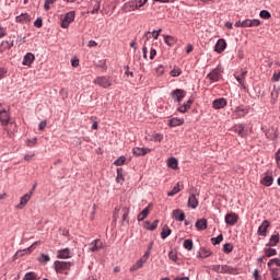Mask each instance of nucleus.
<instances>
[{
	"label": "nucleus",
	"instance_id": "obj_45",
	"mask_svg": "<svg viewBox=\"0 0 280 280\" xmlns=\"http://www.w3.org/2000/svg\"><path fill=\"white\" fill-rule=\"evenodd\" d=\"M96 67L98 69H103V71H106L108 69V66H106V59L98 60Z\"/></svg>",
	"mask_w": 280,
	"mask_h": 280
},
{
	"label": "nucleus",
	"instance_id": "obj_52",
	"mask_svg": "<svg viewBox=\"0 0 280 280\" xmlns=\"http://www.w3.org/2000/svg\"><path fill=\"white\" fill-rule=\"evenodd\" d=\"M136 3V10H139V8H143L144 3H148V0H135Z\"/></svg>",
	"mask_w": 280,
	"mask_h": 280
},
{
	"label": "nucleus",
	"instance_id": "obj_64",
	"mask_svg": "<svg viewBox=\"0 0 280 280\" xmlns=\"http://www.w3.org/2000/svg\"><path fill=\"white\" fill-rule=\"evenodd\" d=\"M275 159H276L277 164H278L279 167H280V152H279V151L276 152Z\"/></svg>",
	"mask_w": 280,
	"mask_h": 280
},
{
	"label": "nucleus",
	"instance_id": "obj_13",
	"mask_svg": "<svg viewBox=\"0 0 280 280\" xmlns=\"http://www.w3.org/2000/svg\"><path fill=\"white\" fill-rule=\"evenodd\" d=\"M226 98L221 97V98H217L212 102V108H214V110H220L221 108L226 107Z\"/></svg>",
	"mask_w": 280,
	"mask_h": 280
},
{
	"label": "nucleus",
	"instance_id": "obj_32",
	"mask_svg": "<svg viewBox=\"0 0 280 280\" xmlns=\"http://www.w3.org/2000/svg\"><path fill=\"white\" fill-rule=\"evenodd\" d=\"M198 231H205L207 229V219H199L195 224Z\"/></svg>",
	"mask_w": 280,
	"mask_h": 280
},
{
	"label": "nucleus",
	"instance_id": "obj_25",
	"mask_svg": "<svg viewBox=\"0 0 280 280\" xmlns=\"http://www.w3.org/2000/svg\"><path fill=\"white\" fill-rule=\"evenodd\" d=\"M58 259H71V250L69 248H63L58 252Z\"/></svg>",
	"mask_w": 280,
	"mask_h": 280
},
{
	"label": "nucleus",
	"instance_id": "obj_29",
	"mask_svg": "<svg viewBox=\"0 0 280 280\" xmlns=\"http://www.w3.org/2000/svg\"><path fill=\"white\" fill-rule=\"evenodd\" d=\"M143 264H145V258H140L135 265L130 267V272H137V270L143 268Z\"/></svg>",
	"mask_w": 280,
	"mask_h": 280
},
{
	"label": "nucleus",
	"instance_id": "obj_53",
	"mask_svg": "<svg viewBox=\"0 0 280 280\" xmlns=\"http://www.w3.org/2000/svg\"><path fill=\"white\" fill-rule=\"evenodd\" d=\"M49 260H50V258H49V255H47V254H42L39 257V261L42 264H47V261H49Z\"/></svg>",
	"mask_w": 280,
	"mask_h": 280
},
{
	"label": "nucleus",
	"instance_id": "obj_63",
	"mask_svg": "<svg viewBox=\"0 0 280 280\" xmlns=\"http://www.w3.org/2000/svg\"><path fill=\"white\" fill-rule=\"evenodd\" d=\"M35 156L34 153H27L24 155V161H32V159Z\"/></svg>",
	"mask_w": 280,
	"mask_h": 280
},
{
	"label": "nucleus",
	"instance_id": "obj_59",
	"mask_svg": "<svg viewBox=\"0 0 280 280\" xmlns=\"http://www.w3.org/2000/svg\"><path fill=\"white\" fill-rule=\"evenodd\" d=\"M254 280H261V277L259 276V269H255L253 272Z\"/></svg>",
	"mask_w": 280,
	"mask_h": 280
},
{
	"label": "nucleus",
	"instance_id": "obj_48",
	"mask_svg": "<svg viewBox=\"0 0 280 280\" xmlns=\"http://www.w3.org/2000/svg\"><path fill=\"white\" fill-rule=\"evenodd\" d=\"M259 16H260V19L268 20V19H270L272 15L269 13L268 10H261L260 13H259Z\"/></svg>",
	"mask_w": 280,
	"mask_h": 280
},
{
	"label": "nucleus",
	"instance_id": "obj_56",
	"mask_svg": "<svg viewBox=\"0 0 280 280\" xmlns=\"http://www.w3.org/2000/svg\"><path fill=\"white\" fill-rule=\"evenodd\" d=\"M36 141H37L36 138L28 139V140L26 141V145H28V148H34V145H36Z\"/></svg>",
	"mask_w": 280,
	"mask_h": 280
},
{
	"label": "nucleus",
	"instance_id": "obj_26",
	"mask_svg": "<svg viewBox=\"0 0 280 280\" xmlns=\"http://www.w3.org/2000/svg\"><path fill=\"white\" fill-rule=\"evenodd\" d=\"M183 124H185V119L184 118H171L168 120L170 128H176L178 126H183Z\"/></svg>",
	"mask_w": 280,
	"mask_h": 280
},
{
	"label": "nucleus",
	"instance_id": "obj_43",
	"mask_svg": "<svg viewBox=\"0 0 280 280\" xmlns=\"http://www.w3.org/2000/svg\"><path fill=\"white\" fill-rule=\"evenodd\" d=\"M223 240H224V235L219 234L217 237H212L211 242L213 246H218V244H220Z\"/></svg>",
	"mask_w": 280,
	"mask_h": 280
},
{
	"label": "nucleus",
	"instance_id": "obj_8",
	"mask_svg": "<svg viewBox=\"0 0 280 280\" xmlns=\"http://www.w3.org/2000/svg\"><path fill=\"white\" fill-rule=\"evenodd\" d=\"M268 229H270V221L264 220L258 228L257 234L260 237H266L268 235Z\"/></svg>",
	"mask_w": 280,
	"mask_h": 280
},
{
	"label": "nucleus",
	"instance_id": "obj_11",
	"mask_svg": "<svg viewBox=\"0 0 280 280\" xmlns=\"http://www.w3.org/2000/svg\"><path fill=\"white\" fill-rule=\"evenodd\" d=\"M38 242H35L28 248L18 250L13 256V260L16 261V259H21V257L27 255V253H32V248H34V246H36Z\"/></svg>",
	"mask_w": 280,
	"mask_h": 280
},
{
	"label": "nucleus",
	"instance_id": "obj_49",
	"mask_svg": "<svg viewBox=\"0 0 280 280\" xmlns=\"http://www.w3.org/2000/svg\"><path fill=\"white\" fill-rule=\"evenodd\" d=\"M152 141H154L155 143H161V141H163V135L162 133L153 135Z\"/></svg>",
	"mask_w": 280,
	"mask_h": 280
},
{
	"label": "nucleus",
	"instance_id": "obj_3",
	"mask_svg": "<svg viewBox=\"0 0 280 280\" xmlns=\"http://www.w3.org/2000/svg\"><path fill=\"white\" fill-rule=\"evenodd\" d=\"M75 21V11H70L65 14L63 19L61 20V27L63 30H68L69 25Z\"/></svg>",
	"mask_w": 280,
	"mask_h": 280
},
{
	"label": "nucleus",
	"instance_id": "obj_1",
	"mask_svg": "<svg viewBox=\"0 0 280 280\" xmlns=\"http://www.w3.org/2000/svg\"><path fill=\"white\" fill-rule=\"evenodd\" d=\"M54 266L58 275H69V271L67 270H71V266H73V262L56 260L54 262Z\"/></svg>",
	"mask_w": 280,
	"mask_h": 280
},
{
	"label": "nucleus",
	"instance_id": "obj_58",
	"mask_svg": "<svg viewBox=\"0 0 280 280\" xmlns=\"http://www.w3.org/2000/svg\"><path fill=\"white\" fill-rule=\"evenodd\" d=\"M36 27H43V18H37L34 22Z\"/></svg>",
	"mask_w": 280,
	"mask_h": 280
},
{
	"label": "nucleus",
	"instance_id": "obj_7",
	"mask_svg": "<svg viewBox=\"0 0 280 280\" xmlns=\"http://www.w3.org/2000/svg\"><path fill=\"white\" fill-rule=\"evenodd\" d=\"M260 183L265 187H272V183H275V177L272 176V171L265 172L264 177L260 180Z\"/></svg>",
	"mask_w": 280,
	"mask_h": 280
},
{
	"label": "nucleus",
	"instance_id": "obj_19",
	"mask_svg": "<svg viewBox=\"0 0 280 280\" xmlns=\"http://www.w3.org/2000/svg\"><path fill=\"white\" fill-rule=\"evenodd\" d=\"M32 200V192L25 194L21 197L20 203L16 206V209H25V206Z\"/></svg>",
	"mask_w": 280,
	"mask_h": 280
},
{
	"label": "nucleus",
	"instance_id": "obj_36",
	"mask_svg": "<svg viewBox=\"0 0 280 280\" xmlns=\"http://www.w3.org/2000/svg\"><path fill=\"white\" fill-rule=\"evenodd\" d=\"M23 280H38V275L34 271H28L24 275Z\"/></svg>",
	"mask_w": 280,
	"mask_h": 280
},
{
	"label": "nucleus",
	"instance_id": "obj_17",
	"mask_svg": "<svg viewBox=\"0 0 280 280\" xmlns=\"http://www.w3.org/2000/svg\"><path fill=\"white\" fill-rule=\"evenodd\" d=\"M132 152L135 156H145V154H150V152H152V149L136 147L132 149Z\"/></svg>",
	"mask_w": 280,
	"mask_h": 280
},
{
	"label": "nucleus",
	"instance_id": "obj_21",
	"mask_svg": "<svg viewBox=\"0 0 280 280\" xmlns=\"http://www.w3.org/2000/svg\"><path fill=\"white\" fill-rule=\"evenodd\" d=\"M101 248H104V244L101 240L96 238L90 244V250L91 253H97V250H101Z\"/></svg>",
	"mask_w": 280,
	"mask_h": 280
},
{
	"label": "nucleus",
	"instance_id": "obj_47",
	"mask_svg": "<svg viewBox=\"0 0 280 280\" xmlns=\"http://www.w3.org/2000/svg\"><path fill=\"white\" fill-rule=\"evenodd\" d=\"M124 163H126V156L124 155L114 161V165H116V167H120V165H124Z\"/></svg>",
	"mask_w": 280,
	"mask_h": 280
},
{
	"label": "nucleus",
	"instance_id": "obj_38",
	"mask_svg": "<svg viewBox=\"0 0 280 280\" xmlns=\"http://www.w3.org/2000/svg\"><path fill=\"white\" fill-rule=\"evenodd\" d=\"M269 270L271 271L272 280H280V269L271 268Z\"/></svg>",
	"mask_w": 280,
	"mask_h": 280
},
{
	"label": "nucleus",
	"instance_id": "obj_31",
	"mask_svg": "<svg viewBox=\"0 0 280 280\" xmlns=\"http://www.w3.org/2000/svg\"><path fill=\"white\" fill-rule=\"evenodd\" d=\"M164 43L168 47H174V45H176V37L172 35H164Z\"/></svg>",
	"mask_w": 280,
	"mask_h": 280
},
{
	"label": "nucleus",
	"instance_id": "obj_2",
	"mask_svg": "<svg viewBox=\"0 0 280 280\" xmlns=\"http://www.w3.org/2000/svg\"><path fill=\"white\" fill-rule=\"evenodd\" d=\"M187 96V92L183 89H176L171 92V97L175 104H180Z\"/></svg>",
	"mask_w": 280,
	"mask_h": 280
},
{
	"label": "nucleus",
	"instance_id": "obj_40",
	"mask_svg": "<svg viewBox=\"0 0 280 280\" xmlns=\"http://www.w3.org/2000/svg\"><path fill=\"white\" fill-rule=\"evenodd\" d=\"M277 266L278 268H280V259L279 258H272L268 261L267 266L269 269L272 268V266Z\"/></svg>",
	"mask_w": 280,
	"mask_h": 280
},
{
	"label": "nucleus",
	"instance_id": "obj_60",
	"mask_svg": "<svg viewBox=\"0 0 280 280\" xmlns=\"http://www.w3.org/2000/svg\"><path fill=\"white\" fill-rule=\"evenodd\" d=\"M4 43L7 45V49H12V47H14V39H10Z\"/></svg>",
	"mask_w": 280,
	"mask_h": 280
},
{
	"label": "nucleus",
	"instance_id": "obj_44",
	"mask_svg": "<svg viewBox=\"0 0 280 280\" xmlns=\"http://www.w3.org/2000/svg\"><path fill=\"white\" fill-rule=\"evenodd\" d=\"M223 253H225V255L233 253V245L231 243H225L223 245Z\"/></svg>",
	"mask_w": 280,
	"mask_h": 280
},
{
	"label": "nucleus",
	"instance_id": "obj_4",
	"mask_svg": "<svg viewBox=\"0 0 280 280\" xmlns=\"http://www.w3.org/2000/svg\"><path fill=\"white\" fill-rule=\"evenodd\" d=\"M94 84H97L102 89H108L109 86H113V80H110V77H106V75L97 77L94 80Z\"/></svg>",
	"mask_w": 280,
	"mask_h": 280
},
{
	"label": "nucleus",
	"instance_id": "obj_33",
	"mask_svg": "<svg viewBox=\"0 0 280 280\" xmlns=\"http://www.w3.org/2000/svg\"><path fill=\"white\" fill-rule=\"evenodd\" d=\"M125 178H124V168H117V176H116V183H119L120 185H124L125 183Z\"/></svg>",
	"mask_w": 280,
	"mask_h": 280
},
{
	"label": "nucleus",
	"instance_id": "obj_30",
	"mask_svg": "<svg viewBox=\"0 0 280 280\" xmlns=\"http://www.w3.org/2000/svg\"><path fill=\"white\" fill-rule=\"evenodd\" d=\"M197 257H201L202 259H207V257H211V252L207 247H200Z\"/></svg>",
	"mask_w": 280,
	"mask_h": 280
},
{
	"label": "nucleus",
	"instance_id": "obj_46",
	"mask_svg": "<svg viewBox=\"0 0 280 280\" xmlns=\"http://www.w3.org/2000/svg\"><path fill=\"white\" fill-rule=\"evenodd\" d=\"M183 73V70H180V68H174L173 70H171L170 75L172 78H178V75H180Z\"/></svg>",
	"mask_w": 280,
	"mask_h": 280
},
{
	"label": "nucleus",
	"instance_id": "obj_34",
	"mask_svg": "<svg viewBox=\"0 0 280 280\" xmlns=\"http://www.w3.org/2000/svg\"><path fill=\"white\" fill-rule=\"evenodd\" d=\"M167 166L171 167V170H178V160L176 158H170L167 160Z\"/></svg>",
	"mask_w": 280,
	"mask_h": 280
},
{
	"label": "nucleus",
	"instance_id": "obj_22",
	"mask_svg": "<svg viewBox=\"0 0 280 280\" xmlns=\"http://www.w3.org/2000/svg\"><path fill=\"white\" fill-rule=\"evenodd\" d=\"M194 104V100L189 98L187 102H185L183 105L177 107L178 113L185 114L189 108H191V105Z\"/></svg>",
	"mask_w": 280,
	"mask_h": 280
},
{
	"label": "nucleus",
	"instance_id": "obj_37",
	"mask_svg": "<svg viewBox=\"0 0 280 280\" xmlns=\"http://www.w3.org/2000/svg\"><path fill=\"white\" fill-rule=\"evenodd\" d=\"M184 248L186 250H194V241L191 238H186L184 241Z\"/></svg>",
	"mask_w": 280,
	"mask_h": 280
},
{
	"label": "nucleus",
	"instance_id": "obj_6",
	"mask_svg": "<svg viewBox=\"0 0 280 280\" xmlns=\"http://www.w3.org/2000/svg\"><path fill=\"white\" fill-rule=\"evenodd\" d=\"M224 70H222V66H218L217 68L212 69L210 73H208L209 80L211 82H220V78H222V73Z\"/></svg>",
	"mask_w": 280,
	"mask_h": 280
},
{
	"label": "nucleus",
	"instance_id": "obj_15",
	"mask_svg": "<svg viewBox=\"0 0 280 280\" xmlns=\"http://www.w3.org/2000/svg\"><path fill=\"white\" fill-rule=\"evenodd\" d=\"M35 60H36V56H34V54H32V52H27V54L23 57L22 65H23L24 67H32V65L34 63Z\"/></svg>",
	"mask_w": 280,
	"mask_h": 280
},
{
	"label": "nucleus",
	"instance_id": "obj_24",
	"mask_svg": "<svg viewBox=\"0 0 280 280\" xmlns=\"http://www.w3.org/2000/svg\"><path fill=\"white\" fill-rule=\"evenodd\" d=\"M198 205H199L198 198H196V195L191 194L188 198L187 207H189V209H197Z\"/></svg>",
	"mask_w": 280,
	"mask_h": 280
},
{
	"label": "nucleus",
	"instance_id": "obj_28",
	"mask_svg": "<svg viewBox=\"0 0 280 280\" xmlns=\"http://www.w3.org/2000/svg\"><path fill=\"white\" fill-rule=\"evenodd\" d=\"M150 215V206L145 207L137 217L138 222H143Z\"/></svg>",
	"mask_w": 280,
	"mask_h": 280
},
{
	"label": "nucleus",
	"instance_id": "obj_5",
	"mask_svg": "<svg viewBox=\"0 0 280 280\" xmlns=\"http://www.w3.org/2000/svg\"><path fill=\"white\" fill-rule=\"evenodd\" d=\"M250 113V105H238L234 109V115L237 119L245 117Z\"/></svg>",
	"mask_w": 280,
	"mask_h": 280
},
{
	"label": "nucleus",
	"instance_id": "obj_27",
	"mask_svg": "<svg viewBox=\"0 0 280 280\" xmlns=\"http://www.w3.org/2000/svg\"><path fill=\"white\" fill-rule=\"evenodd\" d=\"M279 242H280L279 233L272 234L269 238V242L266 244V246L275 247L277 246V244H279Z\"/></svg>",
	"mask_w": 280,
	"mask_h": 280
},
{
	"label": "nucleus",
	"instance_id": "obj_55",
	"mask_svg": "<svg viewBox=\"0 0 280 280\" xmlns=\"http://www.w3.org/2000/svg\"><path fill=\"white\" fill-rule=\"evenodd\" d=\"M101 4L100 2H96L93 7V10L91 11V14H98Z\"/></svg>",
	"mask_w": 280,
	"mask_h": 280
},
{
	"label": "nucleus",
	"instance_id": "obj_61",
	"mask_svg": "<svg viewBox=\"0 0 280 280\" xmlns=\"http://www.w3.org/2000/svg\"><path fill=\"white\" fill-rule=\"evenodd\" d=\"M44 128H47V120H42L38 125V130H43Z\"/></svg>",
	"mask_w": 280,
	"mask_h": 280
},
{
	"label": "nucleus",
	"instance_id": "obj_51",
	"mask_svg": "<svg viewBox=\"0 0 280 280\" xmlns=\"http://www.w3.org/2000/svg\"><path fill=\"white\" fill-rule=\"evenodd\" d=\"M159 226V220H154L149 228H147L148 231H156V228Z\"/></svg>",
	"mask_w": 280,
	"mask_h": 280
},
{
	"label": "nucleus",
	"instance_id": "obj_16",
	"mask_svg": "<svg viewBox=\"0 0 280 280\" xmlns=\"http://www.w3.org/2000/svg\"><path fill=\"white\" fill-rule=\"evenodd\" d=\"M222 275H240V268L229 265H222Z\"/></svg>",
	"mask_w": 280,
	"mask_h": 280
},
{
	"label": "nucleus",
	"instance_id": "obj_41",
	"mask_svg": "<svg viewBox=\"0 0 280 280\" xmlns=\"http://www.w3.org/2000/svg\"><path fill=\"white\" fill-rule=\"evenodd\" d=\"M180 191V184H176L171 191L167 192V196H176Z\"/></svg>",
	"mask_w": 280,
	"mask_h": 280
},
{
	"label": "nucleus",
	"instance_id": "obj_12",
	"mask_svg": "<svg viewBox=\"0 0 280 280\" xmlns=\"http://www.w3.org/2000/svg\"><path fill=\"white\" fill-rule=\"evenodd\" d=\"M0 122L2 126L10 124V113L5 108L0 109Z\"/></svg>",
	"mask_w": 280,
	"mask_h": 280
},
{
	"label": "nucleus",
	"instance_id": "obj_10",
	"mask_svg": "<svg viewBox=\"0 0 280 280\" xmlns=\"http://www.w3.org/2000/svg\"><path fill=\"white\" fill-rule=\"evenodd\" d=\"M237 220H240V215L235 212H230L225 215V224H228V226H235Z\"/></svg>",
	"mask_w": 280,
	"mask_h": 280
},
{
	"label": "nucleus",
	"instance_id": "obj_35",
	"mask_svg": "<svg viewBox=\"0 0 280 280\" xmlns=\"http://www.w3.org/2000/svg\"><path fill=\"white\" fill-rule=\"evenodd\" d=\"M171 235H172V230L170 229V226L165 225L161 232L162 240H167V237H170Z\"/></svg>",
	"mask_w": 280,
	"mask_h": 280
},
{
	"label": "nucleus",
	"instance_id": "obj_9",
	"mask_svg": "<svg viewBox=\"0 0 280 280\" xmlns=\"http://www.w3.org/2000/svg\"><path fill=\"white\" fill-rule=\"evenodd\" d=\"M234 132H236V135H238V137H242V139H244L248 135V128H246V125H244V124H236L234 126Z\"/></svg>",
	"mask_w": 280,
	"mask_h": 280
},
{
	"label": "nucleus",
	"instance_id": "obj_50",
	"mask_svg": "<svg viewBox=\"0 0 280 280\" xmlns=\"http://www.w3.org/2000/svg\"><path fill=\"white\" fill-rule=\"evenodd\" d=\"M234 78H235L236 82H238V84H240L243 89H246V84L244 83V78H242L241 75H235V74H234Z\"/></svg>",
	"mask_w": 280,
	"mask_h": 280
},
{
	"label": "nucleus",
	"instance_id": "obj_57",
	"mask_svg": "<svg viewBox=\"0 0 280 280\" xmlns=\"http://www.w3.org/2000/svg\"><path fill=\"white\" fill-rule=\"evenodd\" d=\"M8 75V69L5 68H0V80H3Z\"/></svg>",
	"mask_w": 280,
	"mask_h": 280
},
{
	"label": "nucleus",
	"instance_id": "obj_14",
	"mask_svg": "<svg viewBox=\"0 0 280 280\" xmlns=\"http://www.w3.org/2000/svg\"><path fill=\"white\" fill-rule=\"evenodd\" d=\"M32 21V15L28 13H22L18 16H15V23H21L22 25H25Z\"/></svg>",
	"mask_w": 280,
	"mask_h": 280
},
{
	"label": "nucleus",
	"instance_id": "obj_23",
	"mask_svg": "<svg viewBox=\"0 0 280 280\" xmlns=\"http://www.w3.org/2000/svg\"><path fill=\"white\" fill-rule=\"evenodd\" d=\"M173 218L176 222H185V212L180 209L173 210Z\"/></svg>",
	"mask_w": 280,
	"mask_h": 280
},
{
	"label": "nucleus",
	"instance_id": "obj_39",
	"mask_svg": "<svg viewBox=\"0 0 280 280\" xmlns=\"http://www.w3.org/2000/svg\"><path fill=\"white\" fill-rule=\"evenodd\" d=\"M275 255H277V249L269 247V248H265V256L266 257H275Z\"/></svg>",
	"mask_w": 280,
	"mask_h": 280
},
{
	"label": "nucleus",
	"instance_id": "obj_62",
	"mask_svg": "<svg viewBox=\"0 0 280 280\" xmlns=\"http://www.w3.org/2000/svg\"><path fill=\"white\" fill-rule=\"evenodd\" d=\"M170 259H172V261H176L178 259V255H176L174 252H171L168 254Z\"/></svg>",
	"mask_w": 280,
	"mask_h": 280
},
{
	"label": "nucleus",
	"instance_id": "obj_42",
	"mask_svg": "<svg viewBox=\"0 0 280 280\" xmlns=\"http://www.w3.org/2000/svg\"><path fill=\"white\" fill-rule=\"evenodd\" d=\"M209 270H212L213 272H218L219 275H222V265H211L209 266Z\"/></svg>",
	"mask_w": 280,
	"mask_h": 280
},
{
	"label": "nucleus",
	"instance_id": "obj_20",
	"mask_svg": "<svg viewBox=\"0 0 280 280\" xmlns=\"http://www.w3.org/2000/svg\"><path fill=\"white\" fill-rule=\"evenodd\" d=\"M261 25V21L257 19H247L243 21V27H259Z\"/></svg>",
	"mask_w": 280,
	"mask_h": 280
},
{
	"label": "nucleus",
	"instance_id": "obj_54",
	"mask_svg": "<svg viewBox=\"0 0 280 280\" xmlns=\"http://www.w3.org/2000/svg\"><path fill=\"white\" fill-rule=\"evenodd\" d=\"M158 75H163L165 73V67L163 65H159L155 69Z\"/></svg>",
	"mask_w": 280,
	"mask_h": 280
},
{
	"label": "nucleus",
	"instance_id": "obj_18",
	"mask_svg": "<svg viewBox=\"0 0 280 280\" xmlns=\"http://www.w3.org/2000/svg\"><path fill=\"white\" fill-rule=\"evenodd\" d=\"M224 49H226V40L224 38L218 39L214 46V51L217 54H222Z\"/></svg>",
	"mask_w": 280,
	"mask_h": 280
}]
</instances>
